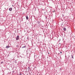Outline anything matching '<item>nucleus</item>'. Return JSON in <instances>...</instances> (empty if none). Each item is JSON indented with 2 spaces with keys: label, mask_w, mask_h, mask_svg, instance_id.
<instances>
[{
  "label": "nucleus",
  "mask_w": 75,
  "mask_h": 75,
  "mask_svg": "<svg viewBox=\"0 0 75 75\" xmlns=\"http://www.w3.org/2000/svg\"><path fill=\"white\" fill-rule=\"evenodd\" d=\"M23 47H22V48H26V45L25 44L22 45Z\"/></svg>",
  "instance_id": "f257e3e1"
},
{
  "label": "nucleus",
  "mask_w": 75,
  "mask_h": 75,
  "mask_svg": "<svg viewBox=\"0 0 75 75\" xmlns=\"http://www.w3.org/2000/svg\"><path fill=\"white\" fill-rule=\"evenodd\" d=\"M29 71L28 70V68L26 69V71L25 72V73H27Z\"/></svg>",
  "instance_id": "f03ea898"
},
{
  "label": "nucleus",
  "mask_w": 75,
  "mask_h": 75,
  "mask_svg": "<svg viewBox=\"0 0 75 75\" xmlns=\"http://www.w3.org/2000/svg\"><path fill=\"white\" fill-rule=\"evenodd\" d=\"M19 39V36L18 35L16 37V40L17 41Z\"/></svg>",
  "instance_id": "7ed1b4c3"
},
{
  "label": "nucleus",
  "mask_w": 75,
  "mask_h": 75,
  "mask_svg": "<svg viewBox=\"0 0 75 75\" xmlns=\"http://www.w3.org/2000/svg\"><path fill=\"white\" fill-rule=\"evenodd\" d=\"M68 61L69 62H71V59H69V58L68 59Z\"/></svg>",
  "instance_id": "20e7f679"
},
{
  "label": "nucleus",
  "mask_w": 75,
  "mask_h": 75,
  "mask_svg": "<svg viewBox=\"0 0 75 75\" xmlns=\"http://www.w3.org/2000/svg\"><path fill=\"white\" fill-rule=\"evenodd\" d=\"M26 20H28V16L26 15Z\"/></svg>",
  "instance_id": "39448f33"
},
{
  "label": "nucleus",
  "mask_w": 75,
  "mask_h": 75,
  "mask_svg": "<svg viewBox=\"0 0 75 75\" xmlns=\"http://www.w3.org/2000/svg\"><path fill=\"white\" fill-rule=\"evenodd\" d=\"M9 11H12V8H9Z\"/></svg>",
  "instance_id": "423d86ee"
},
{
  "label": "nucleus",
  "mask_w": 75,
  "mask_h": 75,
  "mask_svg": "<svg viewBox=\"0 0 75 75\" xmlns=\"http://www.w3.org/2000/svg\"><path fill=\"white\" fill-rule=\"evenodd\" d=\"M47 16H44V18H45V19H47Z\"/></svg>",
  "instance_id": "0eeeda50"
},
{
  "label": "nucleus",
  "mask_w": 75,
  "mask_h": 75,
  "mask_svg": "<svg viewBox=\"0 0 75 75\" xmlns=\"http://www.w3.org/2000/svg\"><path fill=\"white\" fill-rule=\"evenodd\" d=\"M65 24L66 25H67V24H68V23H67V21H65Z\"/></svg>",
  "instance_id": "6e6552de"
},
{
  "label": "nucleus",
  "mask_w": 75,
  "mask_h": 75,
  "mask_svg": "<svg viewBox=\"0 0 75 75\" xmlns=\"http://www.w3.org/2000/svg\"><path fill=\"white\" fill-rule=\"evenodd\" d=\"M10 47V46H7L6 47V48H8Z\"/></svg>",
  "instance_id": "1a4fd4ad"
},
{
  "label": "nucleus",
  "mask_w": 75,
  "mask_h": 75,
  "mask_svg": "<svg viewBox=\"0 0 75 75\" xmlns=\"http://www.w3.org/2000/svg\"><path fill=\"white\" fill-rule=\"evenodd\" d=\"M29 73H31V72H32V70H31V69H30V70H29Z\"/></svg>",
  "instance_id": "9d476101"
},
{
  "label": "nucleus",
  "mask_w": 75,
  "mask_h": 75,
  "mask_svg": "<svg viewBox=\"0 0 75 75\" xmlns=\"http://www.w3.org/2000/svg\"><path fill=\"white\" fill-rule=\"evenodd\" d=\"M63 30L64 31H65L66 30V28H63Z\"/></svg>",
  "instance_id": "9b49d317"
},
{
  "label": "nucleus",
  "mask_w": 75,
  "mask_h": 75,
  "mask_svg": "<svg viewBox=\"0 0 75 75\" xmlns=\"http://www.w3.org/2000/svg\"><path fill=\"white\" fill-rule=\"evenodd\" d=\"M28 70L29 71V70L30 69V67H28Z\"/></svg>",
  "instance_id": "f8f14e48"
},
{
  "label": "nucleus",
  "mask_w": 75,
  "mask_h": 75,
  "mask_svg": "<svg viewBox=\"0 0 75 75\" xmlns=\"http://www.w3.org/2000/svg\"><path fill=\"white\" fill-rule=\"evenodd\" d=\"M38 24L39 25H40V22L39 21H38Z\"/></svg>",
  "instance_id": "ddd939ff"
},
{
  "label": "nucleus",
  "mask_w": 75,
  "mask_h": 75,
  "mask_svg": "<svg viewBox=\"0 0 75 75\" xmlns=\"http://www.w3.org/2000/svg\"><path fill=\"white\" fill-rule=\"evenodd\" d=\"M62 70V68H60L59 69V71H60V72H61Z\"/></svg>",
  "instance_id": "4468645a"
},
{
  "label": "nucleus",
  "mask_w": 75,
  "mask_h": 75,
  "mask_svg": "<svg viewBox=\"0 0 75 75\" xmlns=\"http://www.w3.org/2000/svg\"><path fill=\"white\" fill-rule=\"evenodd\" d=\"M18 75H23V74H22L21 73H20Z\"/></svg>",
  "instance_id": "2eb2a0df"
},
{
  "label": "nucleus",
  "mask_w": 75,
  "mask_h": 75,
  "mask_svg": "<svg viewBox=\"0 0 75 75\" xmlns=\"http://www.w3.org/2000/svg\"><path fill=\"white\" fill-rule=\"evenodd\" d=\"M71 58H72L73 59H74V56H73V55H71Z\"/></svg>",
  "instance_id": "dca6fc26"
},
{
  "label": "nucleus",
  "mask_w": 75,
  "mask_h": 75,
  "mask_svg": "<svg viewBox=\"0 0 75 75\" xmlns=\"http://www.w3.org/2000/svg\"><path fill=\"white\" fill-rule=\"evenodd\" d=\"M62 16L63 17H64V14H62Z\"/></svg>",
  "instance_id": "f3484780"
},
{
  "label": "nucleus",
  "mask_w": 75,
  "mask_h": 75,
  "mask_svg": "<svg viewBox=\"0 0 75 75\" xmlns=\"http://www.w3.org/2000/svg\"><path fill=\"white\" fill-rule=\"evenodd\" d=\"M63 23H64V22L62 23L61 25L62 27V25H63Z\"/></svg>",
  "instance_id": "a211bd4d"
},
{
  "label": "nucleus",
  "mask_w": 75,
  "mask_h": 75,
  "mask_svg": "<svg viewBox=\"0 0 75 75\" xmlns=\"http://www.w3.org/2000/svg\"><path fill=\"white\" fill-rule=\"evenodd\" d=\"M27 40H28V39H29V38H28V37H27Z\"/></svg>",
  "instance_id": "6ab92c4d"
},
{
  "label": "nucleus",
  "mask_w": 75,
  "mask_h": 75,
  "mask_svg": "<svg viewBox=\"0 0 75 75\" xmlns=\"http://www.w3.org/2000/svg\"><path fill=\"white\" fill-rule=\"evenodd\" d=\"M1 64H3V62H1Z\"/></svg>",
  "instance_id": "aec40b11"
},
{
  "label": "nucleus",
  "mask_w": 75,
  "mask_h": 75,
  "mask_svg": "<svg viewBox=\"0 0 75 75\" xmlns=\"http://www.w3.org/2000/svg\"><path fill=\"white\" fill-rule=\"evenodd\" d=\"M15 71H14V70H13V71H12L13 72H14Z\"/></svg>",
  "instance_id": "412c9836"
},
{
  "label": "nucleus",
  "mask_w": 75,
  "mask_h": 75,
  "mask_svg": "<svg viewBox=\"0 0 75 75\" xmlns=\"http://www.w3.org/2000/svg\"><path fill=\"white\" fill-rule=\"evenodd\" d=\"M59 54H60V53H58V55H59Z\"/></svg>",
  "instance_id": "4be33fe9"
},
{
  "label": "nucleus",
  "mask_w": 75,
  "mask_h": 75,
  "mask_svg": "<svg viewBox=\"0 0 75 75\" xmlns=\"http://www.w3.org/2000/svg\"><path fill=\"white\" fill-rule=\"evenodd\" d=\"M44 14H45V12Z\"/></svg>",
  "instance_id": "5701e85b"
},
{
  "label": "nucleus",
  "mask_w": 75,
  "mask_h": 75,
  "mask_svg": "<svg viewBox=\"0 0 75 75\" xmlns=\"http://www.w3.org/2000/svg\"><path fill=\"white\" fill-rule=\"evenodd\" d=\"M60 53H61V54H62V52H60Z\"/></svg>",
  "instance_id": "b1692460"
},
{
  "label": "nucleus",
  "mask_w": 75,
  "mask_h": 75,
  "mask_svg": "<svg viewBox=\"0 0 75 75\" xmlns=\"http://www.w3.org/2000/svg\"><path fill=\"white\" fill-rule=\"evenodd\" d=\"M20 42H21V41H20Z\"/></svg>",
  "instance_id": "393cba45"
},
{
  "label": "nucleus",
  "mask_w": 75,
  "mask_h": 75,
  "mask_svg": "<svg viewBox=\"0 0 75 75\" xmlns=\"http://www.w3.org/2000/svg\"><path fill=\"white\" fill-rule=\"evenodd\" d=\"M48 54H50V53H49V52H48Z\"/></svg>",
  "instance_id": "a878e982"
},
{
  "label": "nucleus",
  "mask_w": 75,
  "mask_h": 75,
  "mask_svg": "<svg viewBox=\"0 0 75 75\" xmlns=\"http://www.w3.org/2000/svg\"><path fill=\"white\" fill-rule=\"evenodd\" d=\"M42 10L43 11V10H44V9H42Z\"/></svg>",
  "instance_id": "bb28decb"
},
{
  "label": "nucleus",
  "mask_w": 75,
  "mask_h": 75,
  "mask_svg": "<svg viewBox=\"0 0 75 75\" xmlns=\"http://www.w3.org/2000/svg\"><path fill=\"white\" fill-rule=\"evenodd\" d=\"M30 70H31V69H30L29 70V71H30Z\"/></svg>",
  "instance_id": "cd10ccee"
},
{
  "label": "nucleus",
  "mask_w": 75,
  "mask_h": 75,
  "mask_svg": "<svg viewBox=\"0 0 75 75\" xmlns=\"http://www.w3.org/2000/svg\"><path fill=\"white\" fill-rule=\"evenodd\" d=\"M38 26H40V25H38Z\"/></svg>",
  "instance_id": "c85d7f7f"
},
{
  "label": "nucleus",
  "mask_w": 75,
  "mask_h": 75,
  "mask_svg": "<svg viewBox=\"0 0 75 75\" xmlns=\"http://www.w3.org/2000/svg\"><path fill=\"white\" fill-rule=\"evenodd\" d=\"M59 44H60V43H59Z\"/></svg>",
  "instance_id": "c756f323"
},
{
  "label": "nucleus",
  "mask_w": 75,
  "mask_h": 75,
  "mask_svg": "<svg viewBox=\"0 0 75 75\" xmlns=\"http://www.w3.org/2000/svg\"><path fill=\"white\" fill-rule=\"evenodd\" d=\"M68 58H69V57H68Z\"/></svg>",
  "instance_id": "7c9ffc66"
},
{
  "label": "nucleus",
  "mask_w": 75,
  "mask_h": 75,
  "mask_svg": "<svg viewBox=\"0 0 75 75\" xmlns=\"http://www.w3.org/2000/svg\"><path fill=\"white\" fill-rule=\"evenodd\" d=\"M28 55V54H27V56Z\"/></svg>",
  "instance_id": "2f4dec72"
},
{
  "label": "nucleus",
  "mask_w": 75,
  "mask_h": 75,
  "mask_svg": "<svg viewBox=\"0 0 75 75\" xmlns=\"http://www.w3.org/2000/svg\"><path fill=\"white\" fill-rule=\"evenodd\" d=\"M74 37H75V36H74Z\"/></svg>",
  "instance_id": "473e14b6"
}]
</instances>
